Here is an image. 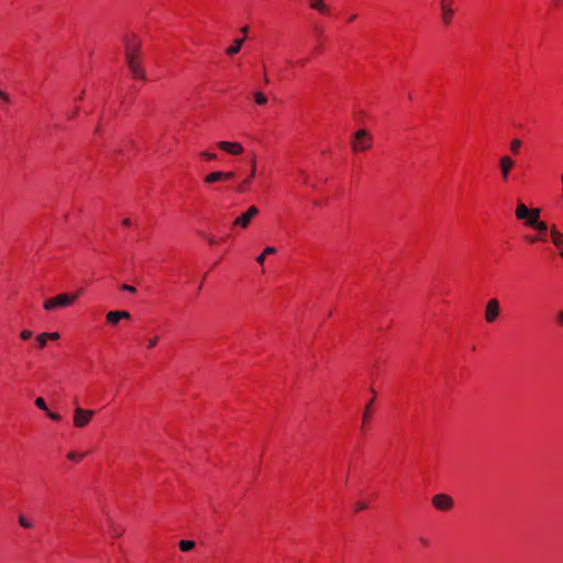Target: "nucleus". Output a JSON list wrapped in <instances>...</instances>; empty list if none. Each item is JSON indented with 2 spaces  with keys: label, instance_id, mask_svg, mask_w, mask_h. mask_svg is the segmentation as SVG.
Listing matches in <instances>:
<instances>
[{
  "label": "nucleus",
  "instance_id": "nucleus-1",
  "mask_svg": "<svg viewBox=\"0 0 563 563\" xmlns=\"http://www.w3.org/2000/svg\"><path fill=\"white\" fill-rule=\"evenodd\" d=\"M373 136L364 129L357 130L352 135L351 147L353 152H363L372 147Z\"/></svg>",
  "mask_w": 563,
  "mask_h": 563
},
{
  "label": "nucleus",
  "instance_id": "nucleus-2",
  "mask_svg": "<svg viewBox=\"0 0 563 563\" xmlns=\"http://www.w3.org/2000/svg\"><path fill=\"white\" fill-rule=\"evenodd\" d=\"M77 299V295L59 294L56 297L48 298L44 302V309L52 311L56 308H65L71 306Z\"/></svg>",
  "mask_w": 563,
  "mask_h": 563
},
{
  "label": "nucleus",
  "instance_id": "nucleus-3",
  "mask_svg": "<svg viewBox=\"0 0 563 563\" xmlns=\"http://www.w3.org/2000/svg\"><path fill=\"white\" fill-rule=\"evenodd\" d=\"M541 210L539 208L529 209L525 203L518 202L515 216L518 220L525 222L527 227H531V222L540 219Z\"/></svg>",
  "mask_w": 563,
  "mask_h": 563
},
{
  "label": "nucleus",
  "instance_id": "nucleus-4",
  "mask_svg": "<svg viewBox=\"0 0 563 563\" xmlns=\"http://www.w3.org/2000/svg\"><path fill=\"white\" fill-rule=\"evenodd\" d=\"M93 415V410L84 409L79 406H76L74 410V426L79 429L85 428L90 423Z\"/></svg>",
  "mask_w": 563,
  "mask_h": 563
},
{
  "label": "nucleus",
  "instance_id": "nucleus-5",
  "mask_svg": "<svg viewBox=\"0 0 563 563\" xmlns=\"http://www.w3.org/2000/svg\"><path fill=\"white\" fill-rule=\"evenodd\" d=\"M532 229L539 232V235L528 236L527 240L531 243L537 241L547 242V233L550 232V228L544 221H540V219H536L531 222Z\"/></svg>",
  "mask_w": 563,
  "mask_h": 563
},
{
  "label": "nucleus",
  "instance_id": "nucleus-6",
  "mask_svg": "<svg viewBox=\"0 0 563 563\" xmlns=\"http://www.w3.org/2000/svg\"><path fill=\"white\" fill-rule=\"evenodd\" d=\"M432 505L441 511H449L454 506V500L448 494H437L432 497Z\"/></svg>",
  "mask_w": 563,
  "mask_h": 563
},
{
  "label": "nucleus",
  "instance_id": "nucleus-7",
  "mask_svg": "<svg viewBox=\"0 0 563 563\" xmlns=\"http://www.w3.org/2000/svg\"><path fill=\"white\" fill-rule=\"evenodd\" d=\"M500 313V303L496 298L489 299L485 308V321L494 323Z\"/></svg>",
  "mask_w": 563,
  "mask_h": 563
},
{
  "label": "nucleus",
  "instance_id": "nucleus-8",
  "mask_svg": "<svg viewBox=\"0 0 563 563\" xmlns=\"http://www.w3.org/2000/svg\"><path fill=\"white\" fill-rule=\"evenodd\" d=\"M260 212L258 208L255 206H251L244 213L238 217L233 221V227H241L243 229L247 228L251 220L257 216Z\"/></svg>",
  "mask_w": 563,
  "mask_h": 563
},
{
  "label": "nucleus",
  "instance_id": "nucleus-9",
  "mask_svg": "<svg viewBox=\"0 0 563 563\" xmlns=\"http://www.w3.org/2000/svg\"><path fill=\"white\" fill-rule=\"evenodd\" d=\"M125 59H126L128 67L130 68L133 77L144 79L145 73H144L141 64L137 60V56L131 55V54H125Z\"/></svg>",
  "mask_w": 563,
  "mask_h": 563
},
{
  "label": "nucleus",
  "instance_id": "nucleus-10",
  "mask_svg": "<svg viewBox=\"0 0 563 563\" xmlns=\"http://www.w3.org/2000/svg\"><path fill=\"white\" fill-rule=\"evenodd\" d=\"M235 174L233 172H212L205 176L203 181L206 184H216L219 181H225L233 179Z\"/></svg>",
  "mask_w": 563,
  "mask_h": 563
},
{
  "label": "nucleus",
  "instance_id": "nucleus-11",
  "mask_svg": "<svg viewBox=\"0 0 563 563\" xmlns=\"http://www.w3.org/2000/svg\"><path fill=\"white\" fill-rule=\"evenodd\" d=\"M515 166V161L509 156H501L499 158V170L501 179L507 181L509 179L510 172Z\"/></svg>",
  "mask_w": 563,
  "mask_h": 563
},
{
  "label": "nucleus",
  "instance_id": "nucleus-12",
  "mask_svg": "<svg viewBox=\"0 0 563 563\" xmlns=\"http://www.w3.org/2000/svg\"><path fill=\"white\" fill-rule=\"evenodd\" d=\"M454 0H441L440 1V7H441V18H442V22L445 24V25H449L451 22H452V18H453V9H452V3H453Z\"/></svg>",
  "mask_w": 563,
  "mask_h": 563
},
{
  "label": "nucleus",
  "instance_id": "nucleus-13",
  "mask_svg": "<svg viewBox=\"0 0 563 563\" xmlns=\"http://www.w3.org/2000/svg\"><path fill=\"white\" fill-rule=\"evenodd\" d=\"M219 148L222 151L231 154V155H240L243 153L244 148L242 144L236 142H228V141H220L218 143Z\"/></svg>",
  "mask_w": 563,
  "mask_h": 563
},
{
  "label": "nucleus",
  "instance_id": "nucleus-14",
  "mask_svg": "<svg viewBox=\"0 0 563 563\" xmlns=\"http://www.w3.org/2000/svg\"><path fill=\"white\" fill-rule=\"evenodd\" d=\"M130 318L131 313L125 310H112L106 316L107 321L113 325L118 324L122 319L129 320Z\"/></svg>",
  "mask_w": 563,
  "mask_h": 563
},
{
  "label": "nucleus",
  "instance_id": "nucleus-15",
  "mask_svg": "<svg viewBox=\"0 0 563 563\" xmlns=\"http://www.w3.org/2000/svg\"><path fill=\"white\" fill-rule=\"evenodd\" d=\"M125 54L139 56L141 49V41L135 36L126 37L125 41Z\"/></svg>",
  "mask_w": 563,
  "mask_h": 563
},
{
  "label": "nucleus",
  "instance_id": "nucleus-16",
  "mask_svg": "<svg viewBox=\"0 0 563 563\" xmlns=\"http://www.w3.org/2000/svg\"><path fill=\"white\" fill-rule=\"evenodd\" d=\"M255 170H256V161H255V157H253L251 161L250 176L236 187V189H235L236 192H245L249 190V185H250L252 178L255 176Z\"/></svg>",
  "mask_w": 563,
  "mask_h": 563
},
{
  "label": "nucleus",
  "instance_id": "nucleus-17",
  "mask_svg": "<svg viewBox=\"0 0 563 563\" xmlns=\"http://www.w3.org/2000/svg\"><path fill=\"white\" fill-rule=\"evenodd\" d=\"M550 236H551V241L552 243L560 250L563 249V233L560 232L556 228V225H552L550 228Z\"/></svg>",
  "mask_w": 563,
  "mask_h": 563
},
{
  "label": "nucleus",
  "instance_id": "nucleus-18",
  "mask_svg": "<svg viewBox=\"0 0 563 563\" xmlns=\"http://www.w3.org/2000/svg\"><path fill=\"white\" fill-rule=\"evenodd\" d=\"M309 2L310 7L321 14H328L330 12L329 7L324 3L323 0H309Z\"/></svg>",
  "mask_w": 563,
  "mask_h": 563
},
{
  "label": "nucleus",
  "instance_id": "nucleus-19",
  "mask_svg": "<svg viewBox=\"0 0 563 563\" xmlns=\"http://www.w3.org/2000/svg\"><path fill=\"white\" fill-rule=\"evenodd\" d=\"M243 43L244 37L234 40L233 44L225 49L227 55L233 56L238 54L241 51Z\"/></svg>",
  "mask_w": 563,
  "mask_h": 563
},
{
  "label": "nucleus",
  "instance_id": "nucleus-20",
  "mask_svg": "<svg viewBox=\"0 0 563 563\" xmlns=\"http://www.w3.org/2000/svg\"><path fill=\"white\" fill-rule=\"evenodd\" d=\"M109 529H110V533L112 534V537L114 538H119L122 536V533L124 532L123 528H121L120 526H118L115 522H113L112 520L109 521Z\"/></svg>",
  "mask_w": 563,
  "mask_h": 563
},
{
  "label": "nucleus",
  "instance_id": "nucleus-21",
  "mask_svg": "<svg viewBox=\"0 0 563 563\" xmlns=\"http://www.w3.org/2000/svg\"><path fill=\"white\" fill-rule=\"evenodd\" d=\"M196 543L191 540H181L179 542V549L183 552H188L195 548Z\"/></svg>",
  "mask_w": 563,
  "mask_h": 563
},
{
  "label": "nucleus",
  "instance_id": "nucleus-22",
  "mask_svg": "<svg viewBox=\"0 0 563 563\" xmlns=\"http://www.w3.org/2000/svg\"><path fill=\"white\" fill-rule=\"evenodd\" d=\"M254 101L260 106H264L267 103V97L263 92L257 91L254 93Z\"/></svg>",
  "mask_w": 563,
  "mask_h": 563
},
{
  "label": "nucleus",
  "instance_id": "nucleus-23",
  "mask_svg": "<svg viewBox=\"0 0 563 563\" xmlns=\"http://www.w3.org/2000/svg\"><path fill=\"white\" fill-rule=\"evenodd\" d=\"M48 340V333H41L36 336V342L40 349H43Z\"/></svg>",
  "mask_w": 563,
  "mask_h": 563
},
{
  "label": "nucleus",
  "instance_id": "nucleus-24",
  "mask_svg": "<svg viewBox=\"0 0 563 563\" xmlns=\"http://www.w3.org/2000/svg\"><path fill=\"white\" fill-rule=\"evenodd\" d=\"M521 145H522V142L519 139H514L510 142V151L514 154H517L519 152V148L521 147Z\"/></svg>",
  "mask_w": 563,
  "mask_h": 563
},
{
  "label": "nucleus",
  "instance_id": "nucleus-25",
  "mask_svg": "<svg viewBox=\"0 0 563 563\" xmlns=\"http://www.w3.org/2000/svg\"><path fill=\"white\" fill-rule=\"evenodd\" d=\"M19 523L25 528V529H31L33 527V523L31 520H29L25 516L21 515L19 517Z\"/></svg>",
  "mask_w": 563,
  "mask_h": 563
},
{
  "label": "nucleus",
  "instance_id": "nucleus-26",
  "mask_svg": "<svg viewBox=\"0 0 563 563\" xmlns=\"http://www.w3.org/2000/svg\"><path fill=\"white\" fill-rule=\"evenodd\" d=\"M374 399L368 401L365 406L364 412H363V422L365 423L368 420L369 413H371V407L373 405Z\"/></svg>",
  "mask_w": 563,
  "mask_h": 563
},
{
  "label": "nucleus",
  "instance_id": "nucleus-27",
  "mask_svg": "<svg viewBox=\"0 0 563 563\" xmlns=\"http://www.w3.org/2000/svg\"><path fill=\"white\" fill-rule=\"evenodd\" d=\"M35 406L41 410L47 411L46 402L42 397L35 399Z\"/></svg>",
  "mask_w": 563,
  "mask_h": 563
},
{
  "label": "nucleus",
  "instance_id": "nucleus-28",
  "mask_svg": "<svg viewBox=\"0 0 563 563\" xmlns=\"http://www.w3.org/2000/svg\"><path fill=\"white\" fill-rule=\"evenodd\" d=\"M86 455H87V453H81V454H79V453H76V452H70V453L67 455V457H68L69 460H71V461H76V462H78L79 460H81V459H82L84 456H86Z\"/></svg>",
  "mask_w": 563,
  "mask_h": 563
},
{
  "label": "nucleus",
  "instance_id": "nucleus-29",
  "mask_svg": "<svg viewBox=\"0 0 563 563\" xmlns=\"http://www.w3.org/2000/svg\"><path fill=\"white\" fill-rule=\"evenodd\" d=\"M0 101H2L3 103H10L11 102V99L9 97V95L7 92H4L3 90L0 89Z\"/></svg>",
  "mask_w": 563,
  "mask_h": 563
},
{
  "label": "nucleus",
  "instance_id": "nucleus-30",
  "mask_svg": "<svg viewBox=\"0 0 563 563\" xmlns=\"http://www.w3.org/2000/svg\"><path fill=\"white\" fill-rule=\"evenodd\" d=\"M120 288H121V290H123V291H129V292H131V294L136 292V288H135V287H133V286H131V285H128V284H123V285H121V287H120Z\"/></svg>",
  "mask_w": 563,
  "mask_h": 563
},
{
  "label": "nucleus",
  "instance_id": "nucleus-31",
  "mask_svg": "<svg viewBox=\"0 0 563 563\" xmlns=\"http://www.w3.org/2000/svg\"><path fill=\"white\" fill-rule=\"evenodd\" d=\"M33 335V332L31 330H23L21 333H20V336L22 340H29L31 339Z\"/></svg>",
  "mask_w": 563,
  "mask_h": 563
},
{
  "label": "nucleus",
  "instance_id": "nucleus-32",
  "mask_svg": "<svg viewBox=\"0 0 563 563\" xmlns=\"http://www.w3.org/2000/svg\"><path fill=\"white\" fill-rule=\"evenodd\" d=\"M275 253H276V249H275V247H273V246H267V247H265V249H264V251H263V254H264L265 256H267V255H272V254H275Z\"/></svg>",
  "mask_w": 563,
  "mask_h": 563
},
{
  "label": "nucleus",
  "instance_id": "nucleus-33",
  "mask_svg": "<svg viewBox=\"0 0 563 563\" xmlns=\"http://www.w3.org/2000/svg\"><path fill=\"white\" fill-rule=\"evenodd\" d=\"M47 416L54 421H59L62 418L60 415L51 411H47Z\"/></svg>",
  "mask_w": 563,
  "mask_h": 563
},
{
  "label": "nucleus",
  "instance_id": "nucleus-34",
  "mask_svg": "<svg viewBox=\"0 0 563 563\" xmlns=\"http://www.w3.org/2000/svg\"><path fill=\"white\" fill-rule=\"evenodd\" d=\"M200 155H201L203 158H206V159H214V158H216V154H213V153H209V152H202Z\"/></svg>",
  "mask_w": 563,
  "mask_h": 563
},
{
  "label": "nucleus",
  "instance_id": "nucleus-35",
  "mask_svg": "<svg viewBox=\"0 0 563 563\" xmlns=\"http://www.w3.org/2000/svg\"><path fill=\"white\" fill-rule=\"evenodd\" d=\"M157 341H158V338H157V336H155V338H153V339H150V340H148V343H147V347H148V349L154 347V346L157 344Z\"/></svg>",
  "mask_w": 563,
  "mask_h": 563
},
{
  "label": "nucleus",
  "instance_id": "nucleus-36",
  "mask_svg": "<svg viewBox=\"0 0 563 563\" xmlns=\"http://www.w3.org/2000/svg\"><path fill=\"white\" fill-rule=\"evenodd\" d=\"M556 321L560 325H563V309L558 312Z\"/></svg>",
  "mask_w": 563,
  "mask_h": 563
},
{
  "label": "nucleus",
  "instance_id": "nucleus-37",
  "mask_svg": "<svg viewBox=\"0 0 563 563\" xmlns=\"http://www.w3.org/2000/svg\"><path fill=\"white\" fill-rule=\"evenodd\" d=\"M366 508H367V505H366L365 503H357V504L355 505V510H356V511H361V510H364V509H366Z\"/></svg>",
  "mask_w": 563,
  "mask_h": 563
},
{
  "label": "nucleus",
  "instance_id": "nucleus-38",
  "mask_svg": "<svg viewBox=\"0 0 563 563\" xmlns=\"http://www.w3.org/2000/svg\"><path fill=\"white\" fill-rule=\"evenodd\" d=\"M265 257H266V256L262 253L261 255H258V256L256 257V262H257L260 265H263V264H264V262H265Z\"/></svg>",
  "mask_w": 563,
  "mask_h": 563
},
{
  "label": "nucleus",
  "instance_id": "nucleus-39",
  "mask_svg": "<svg viewBox=\"0 0 563 563\" xmlns=\"http://www.w3.org/2000/svg\"><path fill=\"white\" fill-rule=\"evenodd\" d=\"M59 338L58 332L48 333V340H57Z\"/></svg>",
  "mask_w": 563,
  "mask_h": 563
},
{
  "label": "nucleus",
  "instance_id": "nucleus-40",
  "mask_svg": "<svg viewBox=\"0 0 563 563\" xmlns=\"http://www.w3.org/2000/svg\"><path fill=\"white\" fill-rule=\"evenodd\" d=\"M122 224L125 225V227H129L131 225V220L129 218H125L123 221H122Z\"/></svg>",
  "mask_w": 563,
  "mask_h": 563
},
{
  "label": "nucleus",
  "instance_id": "nucleus-41",
  "mask_svg": "<svg viewBox=\"0 0 563 563\" xmlns=\"http://www.w3.org/2000/svg\"><path fill=\"white\" fill-rule=\"evenodd\" d=\"M241 32L246 35V33L249 32V26L247 25H244L242 29H241Z\"/></svg>",
  "mask_w": 563,
  "mask_h": 563
},
{
  "label": "nucleus",
  "instance_id": "nucleus-42",
  "mask_svg": "<svg viewBox=\"0 0 563 563\" xmlns=\"http://www.w3.org/2000/svg\"><path fill=\"white\" fill-rule=\"evenodd\" d=\"M208 242H209L210 244H216V243H217V240H216L214 238L210 236V238H208Z\"/></svg>",
  "mask_w": 563,
  "mask_h": 563
},
{
  "label": "nucleus",
  "instance_id": "nucleus-43",
  "mask_svg": "<svg viewBox=\"0 0 563 563\" xmlns=\"http://www.w3.org/2000/svg\"><path fill=\"white\" fill-rule=\"evenodd\" d=\"M77 112H78V108H76L75 111H71V115H69V118H74Z\"/></svg>",
  "mask_w": 563,
  "mask_h": 563
},
{
  "label": "nucleus",
  "instance_id": "nucleus-44",
  "mask_svg": "<svg viewBox=\"0 0 563 563\" xmlns=\"http://www.w3.org/2000/svg\"><path fill=\"white\" fill-rule=\"evenodd\" d=\"M77 112H78V108H76L75 111H71V115H69V118H74Z\"/></svg>",
  "mask_w": 563,
  "mask_h": 563
},
{
  "label": "nucleus",
  "instance_id": "nucleus-45",
  "mask_svg": "<svg viewBox=\"0 0 563 563\" xmlns=\"http://www.w3.org/2000/svg\"><path fill=\"white\" fill-rule=\"evenodd\" d=\"M356 18H357V15H356V14H352V15L349 18V21H354Z\"/></svg>",
  "mask_w": 563,
  "mask_h": 563
},
{
  "label": "nucleus",
  "instance_id": "nucleus-46",
  "mask_svg": "<svg viewBox=\"0 0 563 563\" xmlns=\"http://www.w3.org/2000/svg\"><path fill=\"white\" fill-rule=\"evenodd\" d=\"M422 544L428 545V541L424 538H420Z\"/></svg>",
  "mask_w": 563,
  "mask_h": 563
},
{
  "label": "nucleus",
  "instance_id": "nucleus-47",
  "mask_svg": "<svg viewBox=\"0 0 563 563\" xmlns=\"http://www.w3.org/2000/svg\"><path fill=\"white\" fill-rule=\"evenodd\" d=\"M264 81H265L266 84H268V82H269V78L267 77L266 73L264 74Z\"/></svg>",
  "mask_w": 563,
  "mask_h": 563
},
{
  "label": "nucleus",
  "instance_id": "nucleus-48",
  "mask_svg": "<svg viewBox=\"0 0 563 563\" xmlns=\"http://www.w3.org/2000/svg\"><path fill=\"white\" fill-rule=\"evenodd\" d=\"M82 292V289H79L77 292H75L74 295H77V297Z\"/></svg>",
  "mask_w": 563,
  "mask_h": 563
},
{
  "label": "nucleus",
  "instance_id": "nucleus-49",
  "mask_svg": "<svg viewBox=\"0 0 563 563\" xmlns=\"http://www.w3.org/2000/svg\"><path fill=\"white\" fill-rule=\"evenodd\" d=\"M561 0H553L554 3H559Z\"/></svg>",
  "mask_w": 563,
  "mask_h": 563
},
{
  "label": "nucleus",
  "instance_id": "nucleus-50",
  "mask_svg": "<svg viewBox=\"0 0 563 563\" xmlns=\"http://www.w3.org/2000/svg\"><path fill=\"white\" fill-rule=\"evenodd\" d=\"M560 254H561V256L563 257V250L561 251V253H560Z\"/></svg>",
  "mask_w": 563,
  "mask_h": 563
}]
</instances>
